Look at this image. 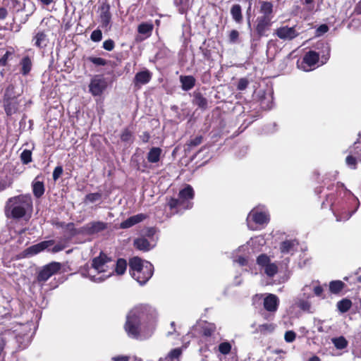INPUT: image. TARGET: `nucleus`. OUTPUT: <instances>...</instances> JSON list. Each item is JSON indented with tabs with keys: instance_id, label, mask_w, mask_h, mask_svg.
<instances>
[{
	"instance_id": "f257e3e1",
	"label": "nucleus",
	"mask_w": 361,
	"mask_h": 361,
	"mask_svg": "<svg viewBox=\"0 0 361 361\" xmlns=\"http://www.w3.org/2000/svg\"><path fill=\"white\" fill-rule=\"evenodd\" d=\"M157 318V312L152 306L137 305L126 316L125 331L131 338L137 340L147 338L153 334Z\"/></svg>"
},
{
	"instance_id": "f03ea898",
	"label": "nucleus",
	"mask_w": 361,
	"mask_h": 361,
	"mask_svg": "<svg viewBox=\"0 0 361 361\" xmlns=\"http://www.w3.org/2000/svg\"><path fill=\"white\" fill-rule=\"evenodd\" d=\"M114 267L115 262L101 253L92 259L91 267L82 271L81 274L93 282L100 283L113 275Z\"/></svg>"
},
{
	"instance_id": "7ed1b4c3",
	"label": "nucleus",
	"mask_w": 361,
	"mask_h": 361,
	"mask_svg": "<svg viewBox=\"0 0 361 361\" xmlns=\"http://www.w3.org/2000/svg\"><path fill=\"white\" fill-rule=\"evenodd\" d=\"M340 188L343 189L344 196L347 198L348 202L331 204V208L337 221H345L357 210L360 202L352 192L345 187L343 183H337V188Z\"/></svg>"
},
{
	"instance_id": "20e7f679",
	"label": "nucleus",
	"mask_w": 361,
	"mask_h": 361,
	"mask_svg": "<svg viewBox=\"0 0 361 361\" xmlns=\"http://www.w3.org/2000/svg\"><path fill=\"white\" fill-rule=\"evenodd\" d=\"M32 209V201L30 195H21L8 200L6 207V214L13 219H20L29 214Z\"/></svg>"
},
{
	"instance_id": "39448f33",
	"label": "nucleus",
	"mask_w": 361,
	"mask_h": 361,
	"mask_svg": "<svg viewBox=\"0 0 361 361\" xmlns=\"http://www.w3.org/2000/svg\"><path fill=\"white\" fill-rule=\"evenodd\" d=\"M130 273L140 285L146 283L154 272L153 265L147 261L135 257L129 262Z\"/></svg>"
},
{
	"instance_id": "423d86ee",
	"label": "nucleus",
	"mask_w": 361,
	"mask_h": 361,
	"mask_svg": "<svg viewBox=\"0 0 361 361\" xmlns=\"http://www.w3.org/2000/svg\"><path fill=\"white\" fill-rule=\"evenodd\" d=\"M21 92L16 91L13 85H9L5 90L1 101L4 109L10 116L18 112L21 103Z\"/></svg>"
},
{
	"instance_id": "0eeeda50",
	"label": "nucleus",
	"mask_w": 361,
	"mask_h": 361,
	"mask_svg": "<svg viewBox=\"0 0 361 361\" xmlns=\"http://www.w3.org/2000/svg\"><path fill=\"white\" fill-rule=\"evenodd\" d=\"M194 197V190L190 185H187L181 190L178 194V199L171 198L168 202V205L171 209H176L177 212L183 209H188L192 207V203L191 200Z\"/></svg>"
},
{
	"instance_id": "6e6552de",
	"label": "nucleus",
	"mask_w": 361,
	"mask_h": 361,
	"mask_svg": "<svg viewBox=\"0 0 361 361\" xmlns=\"http://www.w3.org/2000/svg\"><path fill=\"white\" fill-rule=\"evenodd\" d=\"M194 330L200 331V341L207 347L214 345L218 341V334L215 324L204 322L193 327Z\"/></svg>"
},
{
	"instance_id": "1a4fd4ad",
	"label": "nucleus",
	"mask_w": 361,
	"mask_h": 361,
	"mask_svg": "<svg viewBox=\"0 0 361 361\" xmlns=\"http://www.w3.org/2000/svg\"><path fill=\"white\" fill-rule=\"evenodd\" d=\"M252 221L258 225L267 224L269 221V214L266 210L254 208L250 211L247 217V223L250 229L255 230L256 228Z\"/></svg>"
},
{
	"instance_id": "9d476101",
	"label": "nucleus",
	"mask_w": 361,
	"mask_h": 361,
	"mask_svg": "<svg viewBox=\"0 0 361 361\" xmlns=\"http://www.w3.org/2000/svg\"><path fill=\"white\" fill-rule=\"evenodd\" d=\"M88 87L92 96H100L107 87V81L104 76L96 75L92 78Z\"/></svg>"
},
{
	"instance_id": "9b49d317",
	"label": "nucleus",
	"mask_w": 361,
	"mask_h": 361,
	"mask_svg": "<svg viewBox=\"0 0 361 361\" xmlns=\"http://www.w3.org/2000/svg\"><path fill=\"white\" fill-rule=\"evenodd\" d=\"M299 30L296 25L292 27L283 25L276 29L274 34L283 41H291L299 36Z\"/></svg>"
},
{
	"instance_id": "f8f14e48",
	"label": "nucleus",
	"mask_w": 361,
	"mask_h": 361,
	"mask_svg": "<svg viewBox=\"0 0 361 361\" xmlns=\"http://www.w3.org/2000/svg\"><path fill=\"white\" fill-rule=\"evenodd\" d=\"M107 228V224L103 221H91L82 227L80 228L77 231L78 234L94 235Z\"/></svg>"
},
{
	"instance_id": "ddd939ff",
	"label": "nucleus",
	"mask_w": 361,
	"mask_h": 361,
	"mask_svg": "<svg viewBox=\"0 0 361 361\" xmlns=\"http://www.w3.org/2000/svg\"><path fill=\"white\" fill-rule=\"evenodd\" d=\"M61 264L59 262H51L39 271L37 276V281L39 282L44 283L51 276L56 274L61 269Z\"/></svg>"
},
{
	"instance_id": "4468645a",
	"label": "nucleus",
	"mask_w": 361,
	"mask_h": 361,
	"mask_svg": "<svg viewBox=\"0 0 361 361\" xmlns=\"http://www.w3.org/2000/svg\"><path fill=\"white\" fill-rule=\"evenodd\" d=\"M319 53L314 51H309L305 54L301 63L298 64V67L305 71L312 70L313 67L319 62Z\"/></svg>"
},
{
	"instance_id": "2eb2a0df",
	"label": "nucleus",
	"mask_w": 361,
	"mask_h": 361,
	"mask_svg": "<svg viewBox=\"0 0 361 361\" xmlns=\"http://www.w3.org/2000/svg\"><path fill=\"white\" fill-rule=\"evenodd\" d=\"M272 25V19L258 16L255 21V31L259 37L267 35V32Z\"/></svg>"
},
{
	"instance_id": "dca6fc26",
	"label": "nucleus",
	"mask_w": 361,
	"mask_h": 361,
	"mask_svg": "<svg viewBox=\"0 0 361 361\" xmlns=\"http://www.w3.org/2000/svg\"><path fill=\"white\" fill-rule=\"evenodd\" d=\"M156 245V240H149L145 237L137 238L134 240V246L139 250L147 252Z\"/></svg>"
},
{
	"instance_id": "f3484780",
	"label": "nucleus",
	"mask_w": 361,
	"mask_h": 361,
	"mask_svg": "<svg viewBox=\"0 0 361 361\" xmlns=\"http://www.w3.org/2000/svg\"><path fill=\"white\" fill-rule=\"evenodd\" d=\"M279 305V298L274 295L269 293L264 299V307L270 312H275Z\"/></svg>"
},
{
	"instance_id": "a211bd4d",
	"label": "nucleus",
	"mask_w": 361,
	"mask_h": 361,
	"mask_svg": "<svg viewBox=\"0 0 361 361\" xmlns=\"http://www.w3.org/2000/svg\"><path fill=\"white\" fill-rule=\"evenodd\" d=\"M109 9V5L102 6L101 8L100 21L102 28L106 30H109L111 28V15Z\"/></svg>"
},
{
	"instance_id": "6ab92c4d",
	"label": "nucleus",
	"mask_w": 361,
	"mask_h": 361,
	"mask_svg": "<svg viewBox=\"0 0 361 361\" xmlns=\"http://www.w3.org/2000/svg\"><path fill=\"white\" fill-rule=\"evenodd\" d=\"M147 219V215L144 214H138L132 216L126 220L122 221L120 224V228L123 229L130 228Z\"/></svg>"
},
{
	"instance_id": "aec40b11",
	"label": "nucleus",
	"mask_w": 361,
	"mask_h": 361,
	"mask_svg": "<svg viewBox=\"0 0 361 361\" xmlns=\"http://www.w3.org/2000/svg\"><path fill=\"white\" fill-rule=\"evenodd\" d=\"M53 244H54L53 240L42 241L39 243H37L36 245L29 247L26 250V252H27V254L31 255H36V254L44 250L45 249L49 247Z\"/></svg>"
},
{
	"instance_id": "412c9836",
	"label": "nucleus",
	"mask_w": 361,
	"mask_h": 361,
	"mask_svg": "<svg viewBox=\"0 0 361 361\" xmlns=\"http://www.w3.org/2000/svg\"><path fill=\"white\" fill-rule=\"evenodd\" d=\"M298 243L295 240H286L280 245V251L282 254L293 255L296 250Z\"/></svg>"
},
{
	"instance_id": "4be33fe9",
	"label": "nucleus",
	"mask_w": 361,
	"mask_h": 361,
	"mask_svg": "<svg viewBox=\"0 0 361 361\" xmlns=\"http://www.w3.org/2000/svg\"><path fill=\"white\" fill-rule=\"evenodd\" d=\"M273 4L269 1H262L260 3L259 16L264 18H270L273 19Z\"/></svg>"
},
{
	"instance_id": "5701e85b",
	"label": "nucleus",
	"mask_w": 361,
	"mask_h": 361,
	"mask_svg": "<svg viewBox=\"0 0 361 361\" xmlns=\"http://www.w3.org/2000/svg\"><path fill=\"white\" fill-rule=\"evenodd\" d=\"M152 78V73L148 70H145L136 73L134 82L135 85L148 83Z\"/></svg>"
},
{
	"instance_id": "b1692460",
	"label": "nucleus",
	"mask_w": 361,
	"mask_h": 361,
	"mask_svg": "<svg viewBox=\"0 0 361 361\" xmlns=\"http://www.w3.org/2000/svg\"><path fill=\"white\" fill-rule=\"evenodd\" d=\"M162 149L158 147L151 148L147 153V159L148 162L151 164H157L159 161Z\"/></svg>"
},
{
	"instance_id": "393cba45",
	"label": "nucleus",
	"mask_w": 361,
	"mask_h": 361,
	"mask_svg": "<svg viewBox=\"0 0 361 361\" xmlns=\"http://www.w3.org/2000/svg\"><path fill=\"white\" fill-rule=\"evenodd\" d=\"M193 0H173V3L178 12L185 13L192 7Z\"/></svg>"
},
{
	"instance_id": "a878e982",
	"label": "nucleus",
	"mask_w": 361,
	"mask_h": 361,
	"mask_svg": "<svg viewBox=\"0 0 361 361\" xmlns=\"http://www.w3.org/2000/svg\"><path fill=\"white\" fill-rule=\"evenodd\" d=\"M33 41L35 42V45L37 47L43 49L47 47L49 42V39L44 32H38L33 37Z\"/></svg>"
},
{
	"instance_id": "bb28decb",
	"label": "nucleus",
	"mask_w": 361,
	"mask_h": 361,
	"mask_svg": "<svg viewBox=\"0 0 361 361\" xmlns=\"http://www.w3.org/2000/svg\"><path fill=\"white\" fill-rule=\"evenodd\" d=\"M180 81L182 85V89L185 91L191 90L195 85V79L192 75L180 76Z\"/></svg>"
},
{
	"instance_id": "cd10ccee",
	"label": "nucleus",
	"mask_w": 361,
	"mask_h": 361,
	"mask_svg": "<svg viewBox=\"0 0 361 361\" xmlns=\"http://www.w3.org/2000/svg\"><path fill=\"white\" fill-rule=\"evenodd\" d=\"M38 178L37 176L32 182V192L36 197L39 198L44 195L45 189L44 183L38 180Z\"/></svg>"
},
{
	"instance_id": "c85d7f7f",
	"label": "nucleus",
	"mask_w": 361,
	"mask_h": 361,
	"mask_svg": "<svg viewBox=\"0 0 361 361\" xmlns=\"http://www.w3.org/2000/svg\"><path fill=\"white\" fill-rule=\"evenodd\" d=\"M231 15L233 20L237 23L243 21L242 8L239 4H234L231 8Z\"/></svg>"
},
{
	"instance_id": "c756f323",
	"label": "nucleus",
	"mask_w": 361,
	"mask_h": 361,
	"mask_svg": "<svg viewBox=\"0 0 361 361\" xmlns=\"http://www.w3.org/2000/svg\"><path fill=\"white\" fill-rule=\"evenodd\" d=\"M20 65L21 66L20 73L23 75H27L32 69V63L30 58L26 56L21 59Z\"/></svg>"
},
{
	"instance_id": "7c9ffc66",
	"label": "nucleus",
	"mask_w": 361,
	"mask_h": 361,
	"mask_svg": "<svg viewBox=\"0 0 361 361\" xmlns=\"http://www.w3.org/2000/svg\"><path fill=\"white\" fill-rule=\"evenodd\" d=\"M317 48L322 49V54L321 55V62L322 64H324L329 59L330 54V47L327 43L319 42L317 44Z\"/></svg>"
},
{
	"instance_id": "2f4dec72",
	"label": "nucleus",
	"mask_w": 361,
	"mask_h": 361,
	"mask_svg": "<svg viewBox=\"0 0 361 361\" xmlns=\"http://www.w3.org/2000/svg\"><path fill=\"white\" fill-rule=\"evenodd\" d=\"M275 325L271 323H266L264 324L259 325L256 329V332L267 334L271 333L275 329Z\"/></svg>"
},
{
	"instance_id": "473e14b6",
	"label": "nucleus",
	"mask_w": 361,
	"mask_h": 361,
	"mask_svg": "<svg viewBox=\"0 0 361 361\" xmlns=\"http://www.w3.org/2000/svg\"><path fill=\"white\" fill-rule=\"evenodd\" d=\"M331 342L334 346L339 350L344 349L348 345L347 340L342 336L331 338Z\"/></svg>"
},
{
	"instance_id": "72a5a7b5",
	"label": "nucleus",
	"mask_w": 361,
	"mask_h": 361,
	"mask_svg": "<svg viewBox=\"0 0 361 361\" xmlns=\"http://www.w3.org/2000/svg\"><path fill=\"white\" fill-rule=\"evenodd\" d=\"M127 268V262L123 259H118L115 263L114 271L116 272L118 275H121L124 274Z\"/></svg>"
},
{
	"instance_id": "f704fd0d",
	"label": "nucleus",
	"mask_w": 361,
	"mask_h": 361,
	"mask_svg": "<svg viewBox=\"0 0 361 361\" xmlns=\"http://www.w3.org/2000/svg\"><path fill=\"white\" fill-rule=\"evenodd\" d=\"M351 306L352 302L348 299H343L337 303V308L342 313L348 312Z\"/></svg>"
},
{
	"instance_id": "c9c22d12",
	"label": "nucleus",
	"mask_w": 361,
	"mask_h": 361,
	"mask_svg": "<svg viewBox=\"0 0 361 361\" xmlns=\"http://www.w3.org/2000/svg\"><path fill=\"white\" fill-rule=\"evenodd\" d=\"M153 30V25L151 23H141L137 28V31L139 33L142 35H147L149 36Z\"/></svg>"
},
{
	"instance_id": "e433bc0d",
	"label": "nucleus",
	"mask_w": 361,
	"mask_h": 361,
	"mask_svg": "<svg viewBox=\"0 0 361 361\" xmlns=\"http://www.w3.org/2000/svg\"><path fill=\"white\" fill-rule=\"evenodd\" d=\"M344 286V283L341 281H333L329 284V290L333 293H339Z\"/></svg>"
},
{
	"instance_id": "4c0bfd02",
	"label": "nucleus",
	"mask_w": 361,
	"mask_h": 361,
	"mask_svg": "<svg viewBox=\"0 0 361 361\" xmlns=\"http://www.w3.org/2000/svg\"><path fill=\"white\" fill-rule=\"evenodd\" d=\"M194 103L202 109H205L207 106V100L200 93L195 95Z\"/></svg>"
},
{
	"instance_id": "58836bf2",
	"label": "nucleus",
	"mask_w": 361,
	"mask_h": 361,
	"mask_svg": "<svg viewBox=\"0 0 361 361\" xmlns=\"http://www.w3.org/2000/svg\"><path fill=\"white\" fill-rule=\"evenodd\" d=\"M181 353L182 350L180 348H175L172 350L165 358H167L168 361H179Z\"/></svg>"
},
{
	"instance_id": "ea45409f",
	"label": "nucleus",
	"mask_w": 361,
	"mask_h": 361,
	"mask_svg": "<svg viewBox=\"0 0 361 361\" xmlns=\"http://www.w3.org/2000/svg\"><path fill=\"white\" fill-rule=\"evenodd\" d=\"M278 271V267L275 263H269L265 268V274L270 277L274 276Z\"/></svg>"
},
{
	"instance_id": "a19ab883",
	"label": "nucleus",
	"mask_w": 361,
	"mask_h": 361,
	"mask_svg": "<svg viewBox=\"0 0 361 361\" xmlns=\"http://www.w3.org/2000/svg\"><path fill=\"white\" fill-rule=\"evenodd\" d=\"M20 159L24 164H27L32 161V152L30 150L25 149L20 154Z\"/></svg>"
},
{
	"instance_id": "79ce46f5",
	"label": "nucleus",
	"mask_w": 361,
	"mask_h": 361,
	"mask_svg": "<svg viewBox=\"0 0 361 361\" xmlns=\"http://www.w3.org/2000/svg\"><path fill=\"white\" fill-rule=\"evenodd\" d=\"M87 60L97 66H103L107 64L106 60L100 57L90 56Z\"/></svg>"
},
{
	"instance_id": "37998d69",
	"label": "nucleus",
	"mask_w": 361,
	"mask_h": 361,
	"mask_svg": "<svg viewBox=\"0 0 361 361\" xmlns=\"http://www.w3.org/2000/svg\"><path fill=\"white\" fill-rule=\"evenodd\" d=\"M257 262L264 269L270 263V259L267 255L262 254L257 257Z\"/></svg>"
},
{
	"instance_id": "c03bdc74",
	"label": "nucleus",
	"mask_w": 361,
	"mask_h": 361,
	"mask_svg": "<svg viewBox=\"0 0 361 361\" xmlns=\"http://www.w3.org/2000/svg\"><path fill=\"white\" fill-rule=\"evenodd\" d=\"M231 350V345L228 342H223L219 345V350L224 355H227Z\"/></svg>"
},
{
	"instance_id": "a18cd8bd",
	"label": "nucleus",
	"mask_w": 361,
	"mask_h": 361,
	"mask_svg": "<svg viewBox=\"0 0 361 361\" xmlns=\"http://www.w3.org/2000/svg\"><path fill=\"white\" fill-rule=\"evenodd\" d=\"M132 137H133L132 133L129 130L124 129L122 131L121 135V140L123 142H132Z\"/></svg>"
},
{
	"instance_id": "49530a36",
	"label": "nucleus",
	"mask_w": 361,
	"mask_h": 361,
	"mask_svg": "<svg viewBox=\"0 0 361 361\" xmlns=\"http://www.w3.org/2000/svg\"><path fill=\"white\" fill-rule=\"evenodd\" d=\"M313 284H314V282H312L310 284L305 285L302 288V295L305 298H310L312 296L311 292L312 291Z\"/></svg>"
},
{
	"instance_id": "de8ad7c7",
	"label": "nucleus",
	"mask_w": 361,
	"mask_h": 361,
	"mask_svg": "<svg viewBox=\"0 0 361 361\" xmlns=\"http://www.w3.org/2000/svg\"><path fill=\"white\" fill-rule=\"evenodd\" d=\"M101 197H102V195L100 193L94 192V193L87 194L85 196V200L90 202H94L100 200Z\"/></svg>"
},
{
	"instance_id": "09e8293b",
	"label": "nucleus",
	"mask_w": 361,
	"mask_h": 361,
	"mask_svg": "<svg viewBox=\"0 0 361 361\" xmlns=\"http://www.w3.org/2000/svg\"><path fill=\"white\" fill-rule=\"evenodd\" d=\"M91 39L93 42H99L102 40V31L99 30H94L90 36Z\"/></svg>"
},
{
	"instance_id": "8fccbe9b",
	"label": "nucleus",
	"mask_w": 361,
	"mask_h": 361,
	"mask_svg": "<svg viewBox=\"0 0 361 361\" xmlns=\"http://www.w3.org/2000/svg\"><path fill=\"white\" fill-rule=\"evenodd\" d=\"M296 334L293 331H288L286 332L284 339L288 343H291L295 341Z\"/></svg>"
},
{
	"instance_id": "3c124183",
	"label": "nucleus",
	"mask_w": 361,
	"mask_h": 361,
	"mask_svg": "<svg viewBox=\"0 0 361 361\" xmlns=\"http://www.w3.org/2000/svg\"><path fill=\"white\" fill-rule=\"evenodd\" d=\"M248 84L249 82L246 78H240L238 81L237 88L238 90L243 91L247 88Z\"/></svg>"
},
{
	"instance_id": "603ef678",
	"label": "nucleus",
	"mask_w": 361,
	"mask_h": 361,
	"mask_svg": "<svg viewBox=\"0 0 361 361\" xmlns=\"http://www.w3.org/2000/svg\"><path fill=\"white\" fill-rule=\"evenodd\" d=\"M202 142V136H197L194 139H192L190 140L188 143V146L190 148L196 147L199 145H200Z\"/></svg>"
},
{
	"instance_id": "864d4df0",
	"label": "nucleus",
	"mask_w": 361,
	"mask_h": 361,
	"mask_svg": "<svg viewBox=\"0 0 361 361\" xmlns=\"http://www.w3.org/2000/svg\"><path fill=\"white\" fill-rule=\"evenodd\" d=\"M115 46L114 42L112 39H107L103 42V48L107 51H111Z\"/></svg>"
},
{
	"instance_id": "5fc2aeb1",
	"label": "nucleus",
	"mask_w": 361,
	"mask_h": 361,
	"mask_svg": "<svg viewBox=\"0 0 361 361\" xmlns=\"http://www.w3.org/2000/svg\"><path fill=\"white\" fill-rule=\"evenodd\" d=\"M156 233V229L154 228H148L145 232V236L149 238V240H156L154 238V234Z\"/></svg>"
},
{
	"instance_id": "6e6d98bb",
	"label": "nucleus",
	"mask_w": 361,
	"mask_h": 361,
	"mask_svg": "<svg viewBox=\"0 0 361 361\" xmlns=\"http://www.w3.org/2000/svg\"><path fill=\"white\" fill-rule=\"evenodd\" d=\"M63 173V168L61 166H56L53 171V179L56 180Z\"/></svg>"
},
{
	"instance_id": "4d7b16f0",
	"label": "nucleus",
	"mask_w": 361,
	"mask_h": 361,
	"mask_svg": "<svg viewBox=\"0 0 361 361\" xmlns=\"http://www.w3.org/2000/svg\"><path fill=\"white\" fill-rule=\"evenodd\" d=\"M345 161L348 166H350L352 169H355L357 160L355 157L349 155L346 157Z\"/></svg>"
},
{
	"instance_id": "13d9d810",
	"label": "nucleus",
	"mask_w": 361,
	"mask_h": 361,
	"mask_svg": "<svg viewBox=\"0 0 361 361\" xmlns=\"http://www.w3.org/2000/svg\"><path fill=\"white\" fill-rule=\"evenodd\" d=\"M298 307L305 311H309L311 307L310 303L306 300H300L298 303Z\"/></svg>"
},
{
	"instance_id": "bf43d9fd",
	"label": "nucleus",
	"mask_w": 361,
	"mask_h": 361,
	"mask_svg": "<svg viewBox=\"0 0 361 361\" xmlns=\"http://www.w3.org/2000/svg\"><path fill=\"white\" fill-rule=\"evenodd\" d=\"M238 37H239V32L235 30H233L231 31V32L229 34V40L231 42L234 43L238 40Z\"/></svg>"
},
{
	"instance_id": "052dcab7",
	"label": "nucleus",
	"mask_w": 361,
	"mask_h": 361,
	"mask_svg": "<svg viewBox=\"0 0 361 361\" xmlns=\"http://www.w3.org/2000/svg\"><path fill=\"white\" fill-rule=\"evenodd\" d=\"M312 291L314 292V295L316 296L320 297V296H322V295L323 293L324 289L319 285L314 286L313 284V286H312Z\"/></svg>"
},
{
	"instance_id": "680f3d73",
	"label": "nucleus",
	"mask_w": 361,
	"mask_h": 361,
	"mask_svg": "<svg viewBox=\"0 0 361 361\" xmlns=\"http://www.w3.org/2000/svg\"><path fill=\"white\" fill-rule=\"evenodd\" d=\"M11 55V52L9 51H7L5 54L0 58V66H6L7 63V61L8 59V56Z\"/></svg>"
},
{
	"instance_id": "e2e57ef3",
	"label": "nucleus",
	"mask_w": 361,
	"mask_h": 361,
	"mask_svg": "<svg viewBox=\"0 0 361 361\" xmlns=\"http://www.w3.org/2000/svg\"><path fill=\"white\" fill-rule=\"evenodd\" d=\"M130 357L127 355H118L111 358L112 361H129Z\"/></svg>"
},
{
	"instance_id": "0e129e2a",
	"label": "nucleus",
	"mask_w": 361,
	"mask_h": 361,
	"mask_svg": "<svg viewBox=\"0 0 361 361\" xmlns=\"http://www.w3.org/2000/svg\"><path fill=\"white\" fill-rule=\"evenodd\" d=\"M329 30V27L326 25H320L317 30V35H322V34H324L326 33L327 31Z\"/></svg>"
},
{
	"instance_id": "69168bd1",
	"label": "nucleus",
	"mask_w": 361,
	"mask_h": 361,
	"mask_svg": "<svg viewBox=\"0 0 361 361\" xmlns=\"http://www.w3.org/2000/svg\"><path fill=\"white\" fill-rule=\"evenodd\" d=\"M8 11L5 8H0V20H4L6 18Z\"/></svg>"
},
{
	"instance_id": "338daca9",
	"label": "nucleus",
	"mask_w": 361,
	"mask_h": 361,
	"mask_svg": "<svg viewBox=\"0 0 361 361\" xmlns=\"http://www.w3.org/2000/svg\"><path fill=\"white\" fill-rule=\"evenodd\" d=\"M140 138L143 142H147L150 138V136L148 133L145 132L140 135Z\"/></svg>"
},
{
	"instance_id": "774afa93",
	"label": "nucleus",
	"mask_w": 361,
	"mask_h": 361,
	"mask_svg": "<svg viewBox=\"0 0 361 361\" xmlns=\"http://www.w3.org/2000/svg\"><path fill=\"white\" fill-rule=\"evenodd\" d=\"M235 262H238L240 266H245L247 264V259L243 257H239L238 259L235 260Z\"/></svg>"
}]
</instances>
